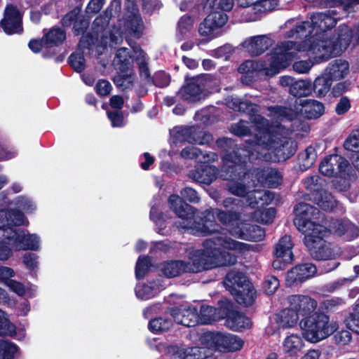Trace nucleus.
Masks as SVG:
<instances>
[{
    "label": "nucleus",
    "instance_id": "f704fd0d",
    "mask_svg": "<svg viewBox=\"0 0 359 359\" xmlns=\"http://www.w3.org/2000/svg\"><path fill=\"white\" fill-rule=\"evenodd\" d=\"M292 248L293 243L291 236L285 235L275 245L273 255L274 257H286L287 260H293Z\"/></svg>",
    "mask_w": 359,
    "mask_h": 359
},
{
    "label": "nucleus",
    "instance_id": "c85d7f7f",
    "mask_svg": "<svg viewBox=\"0 0 359 359\" xmlns=\"http://www.w3.org/2000/svg\"><path fill=\"white\" fill-rule=\"evenodd\" d=\"M348 70L349 65L348 62L337 59L329 63L323 73L330 78L333 82L344 79L348 74Z\"/></svg>",
    "mask_w": 359,
    "mask_h": 359
},
{
    "label": "nucleus",
    "instance_id": "dca6fc26",
    "mask_svg": "<svg viewBox=\"0 0 359 359\" xmlns=\"http://www.w3.org/2000/svg\"><path fill=\"white\" fill-rule=\"evenodd\" d=\"M205 83L203 77L197 76L186 79V83L181 88L183 100L196 102L204 100L206 97Z\"/></svg>",
    "mask_w": 359,
    "mask_h": 359
},
{
    "label": "nucleus",
    "instance_id": "49530a36",
    "mask_svg": "<svg viewBox=\"0 0 359 359\" xmlns=\"http://www.w3.org/2000/svg\"><path fill=\"white\" fill-rule=\"evenodd\" d=\"M316 156V149L311 146L299 153L298 161L300 168L304 170L310 168L315 162Z\"/></svg>",
    "mask_w": 359,
    "mask_h": 359
},
{
    "label": "nucleus",
    "instance_id": "f3484780",
    "mask_svg": "<svg viewBox=\"0 0 359 359\" xmlns=\"http://www.w3.org/2000/svg\"><path fill=\"white\" fill-rule=\"evenodd\" d=\"M175 137L181 142L192 144H205L212 141V135L194 126H185L178 130Z\"/></svg>",
    "mask_w": 359,
    "mask_h": 359
},
{
    "label": "nucleus",
    "instance_id": "a878e982",
    "mask_svg": "<svg viewBox=\"0 0 359 359\" xmlns=\"http://www.w3.org/2000/svg\"><path fill=\"white\" fill-rule=\"evenodd\" d=\"M217 168L209 164H201L189 172V177L199 184L210 185L217 179Z\"/></svg>",
    "mask_w": 359,
    "mask_h": 359
},
{
    "label": "nucleus",
    "instance_id": "c756f323",
    "mask_svg": "<svg viewBox=\"0 0 359 359\" xmlns=\"http://www.w3.org/2000/svg\"><path fill=\"white\" fill-rule=\"evenodd\" d=\"M212 211L215 214V218L217 217L223 225L229 228V231L231 234L233 229L236 225L240 224V222H241V213L237 211H224L219 209H215Z\"/></svg>",
    "mask_w": 359,
    "mask_h": 359
},
{
    "label": "nucleus",
    "instance_id": "9d476101",
    "mask_svg": "<svg viewBox=\"0 0 359 359\" xmlns=\"http://www.w3.org/2000/svg\"><path fill=\"white\" fill-rule=\"evenodd\" d=\"M330 230L325 226H317L304 235L303 242L311 256L316 260H332L334 252L331 243L325 240Z\"/></svg>",
    "mask_w": 359,
    "mask_h": 359
},
{
    "label": "nucleus",
    "instance_id": "e2e57ef3",
    "mask_svg": "<svg viewBox=\"0 0 359 359\" xmlns=\"http://www.w3.org/2000/svg\"><path fill=\"white\" fill-rule=\"evenodd\" d=\"M280 285L278 278L273 275L266 276L262 283V289L268 294H273Z\"/></svg>",
    "mask_w": 359,
    "mask_h": 359
},
{
    "label": "nucleus",
    "instance_id": "0e129e2a",
    "mask_svg": "<svg viewBox=\"0 0 359 359\" xmlns=\"http://www.w3.org/2000/svg\"><path fill=\"white\" fill-rule=\"evenodd\" d=\"M264 63L263 62H255L253 60H246L238 67V72L241 74L252 73L264 70Z\"/></svg>",
    "mask_w": 359,
    "mask_h": 359
},
{
    "label": "nucleus",
    "instance_id": "052dcab7",
    "mask_svg": "<svg viewBox=\"0 0 359 359\" xmlns=\"http://www.w3.org/2000/svg\"><path fill=\"white\" fill-rule=\"evenodd\" d=\"M170 81L171 78L169 74L164 71H158L151 78L149 83L162 88L168 86Z\"/></svg>",
    "mask_w": 359,
    "mask_h": 359
},
{
    "label": "nucleus",
    "instance_id": "0eeeda50",
    "mask_svg": "<svg viewBox=\"0 0 359 359\" xmlns=\"http://www.w3.org/2000/svg\"><path fill=\"white\" fill-rule=\"evenodd\" d=\"M224 284L238 304L248 307L255 303L257 292L244 273L234 270L229 271Z\"/></svg>",
    "mask_w": 359,
    "mask_h": 359
},
{
    "label": "nucleus",
    "instance_id": "cd10ccee",
    "mask_svg": "<svg viewBox=\"0 0 359 359\" xmlns=\"http://www.w3.org/2000/svg\"><path fill=\"white\" fill-rule=\"evenodd\" d=\"M135 59L130 50L123 47L117 49L114 62L120 73H128L132 70Z\"/></svg>",
    "mask_w": 359,
    "mask_h": 359
},
{
    "label": "nucleus",
    "instance_id": "aec40b11",
    "mask_svg": "<svg viewBox=\"0 0 359 359\" xmlns=\"http://www.w3.org/2000/svg\"><path fill=\"white\" fill-rule=\"evenodd\" d=\"M232 235L248 241H260L265 237V230L260 226L246 222H241L233 229Z\"/></svg>",
    "mask_w": 359,
    "mask_h": 359
},
{
    "label": "nucleus",
    "instance_id": "4d7b16f0",
    "mask_svg": "<svg viewBox=\"0 0 359 359\" xmlns=\"http://www.w3.org/2000/svg\"><path fill=\"white\" fill-rule=\"evenodd\" d=\"M89 21V19H85L81 15V6H76L65 15L60 22H90Z\"/></svg>",
    "mask_w": 359,
    "mask_h": 359
},
{
    "label": "nucleus",
    "instance_id": "864d4df0",
    "mask_svg": "<svg viewBox=\"0 0 359 359\" xmlns=\"http://www.w3.org/2000/svg\"><path fill=\"white\" fill-rule=\"evenodd\" d=\"M337 15L338 12L332 9H327L323 12H316L311 15V22H326L327 20L331 21V22H337L340 20L339 18L337 17Z\"/></svg>",
    "mask_w": 359,
    "mask_h": 359
},
{
    "label": "nucleus",
    "instance_id": "c9c22d12",
    "mask_svg": "<svg viewBox=\"0 0 359 359\" xmlns=\"http://www.w3.org/2000/svg\"><path fill=\"white\" fill-rule=\"evenodd\" d=\"M304 346L302 337L297 334L287 336L283 342V348L285 353L294 356L300 352Z\"/></svg>",
    "mask_w": 359,
    "mask_h": 359
},
{
    "label": "nucleus",
    "instance_id": "3c124183",
    "mask_svg": "<svg viewBox=\"0 0 359 359\" xmlns=\"http://www.w3.org/2000/svg\"><path fill=\"white\" fill-rule=\"evenodd\" d=\"M135 60L138 65L140 76L142 78H144L148 82H149L152 76L150 74L146 53L141 48L139 50V55L135 57Z\"/></svg>",
    "mask_w": 359,
    "mask_h": 359
},
{
    "label": "nucleus",
    "instance_id": "a19ab883",
    "mask_svg": "<svg viewBox=\"0 0 359 359\" xmlns=\"http://www.w3.org/2000/svg\"><path fill=\"white\" fill-rule=\"evenodd\" d=\"M24 11L17 5L7 4L4 11V18L0 22H22Z\"/></svg>",
    "mask_w": 359,
    "mask_h": 359
},
{
    "label": "nucleus",
    "instance_id": "f03ea898",
    "mask_svg": "<svg viewBox=\"0 0 359 359\" xmlns=\"http://www.w3.org/2000/svg\"><path fill=\"white\" fill-rule=\"evenodd\" d=\"M190 262L170 260L160 265L161 273L166 278L180 276L185 273H198L219 266H231L237 262L234 255L222 250L212 241L203 243V249L193 250L189 253Z\"/></svg>",
    "mask_w": 359,
    "mask_h": 359
},
{
    "label": "nucleus",
    "instance_id": "423d86ee",
    "mask_svg": "<svg viewBox=\"0 0 359 359\" xmlns=\"http://www.w3.org/2000/svg\"><path fill=\"white\" fill-rule=\"evenodd\" d=\"M271 111L281 120L292 121L296 120L300 114L307 119H316L320 118L325 112L324 104L316 100H295L293 107L285 106H273Z\"/></svg>",
    "mask_w": 359,
    "mask_h": 359
},
{
    "label": "nucleus",
    "instance_id": "5701e85b",
    "mask_svg": "<svg viewBox=\"0 0 359 359\" xmlns=\"http://www.w3.org/2000/svg\"><path fill=\"white\" fill-rule=\"evenodd\" d=\"M222 176L226 180H238L243 179L247 174V165L227 156L222 158Z\"/></svg>",
    "mask_w": 359,
    "mask_h": 359
},
{
    "label": "nucleus",
    "instance_id": "e433bc0d",
    "mask_svg": "<svg viewBox=\"0 0 359 359\" xmlns=\"http://www.w3.org/2000/svg\"><path fill=\"white\" fill-rule=\"evenodd\" d=\"M176 359H205L206 355L198 346L180 348L177 346H171Z\"/></svg>",
    "mask_w": 359,
    "mask_h": 359
},
{
    "label": "nucleus",
    "instance_id": "412c9836",
    "mask_svg": "<svg viewBox=\"0 0 359 359\" xmlns=\"http://www.w3.org/2000/svg\"><path fill=\"white\" fill-rule=\"evenodd\" d=\"M257 144L253 140H247L245 144L236 145L233 151L226 156L236 160V162L245 164L248 162L253 163L259 158V152L255 149Z\"/></svg>",
    "mask_w": 359,
    "mask_h": 359
},
{
    "label": "nucleus",
    "instance_id": "de8ad7c7",
    "mask_svg": "<svg viewBox=\"0 0 359 359\" xmlns=\"http://www.w3.org/2000/svg\"><path fill=\"white\" fill-rule=\"evenodd\" d=\"M81 52H74L68 58V64L77 73L82 72L86 68L84 54H88V50H80Z\"/></svg>",
    "mask_w": 359,
    "mask_h": 359
},
{
    "label": "nucleus",
    "instance_id": "603ef678",
    "mask_svg": "<svg viewBox=\"0 0 359 359\" xmlns=\"http://www.w3.org/2000/svg\"><path fill=\"white\" fill-rule=\"evenodd\" d=\"M121 12V3L118 1H113L100 15V22H109V21L116 16H118ZM98 18H96L93 22H98Z\"/></svg>",
    "mask_w": 359,
    "mask_h": 359
},
{
    "label": "nucleus",
    "instance_id": "69168bd1",
    "mask_svg": "<svg viewBox=\"0 0 359 359\" xmlns=\"http://www.w3.org/2000/svg\"><path fill=\"white\" fill-rule=\"evenodd\" d=\"M15 332V325L4 316V313L0 310V336L11 335Z\"/></svg>",
    "mask_w": 359,
    "mask_h": 359
},
{
    "label": "nucleus",
    "instance_id": "338daca9",
    "mask_svg": "<svg viewBox=\"0 0 359 359\" xmlns=\"http://www.w3.org/2000/svg\"><path fill=\"white\" fill-rule=\"evenodd\" d=\"M180 198L184 203L187 201L191 203H198L200 201V197L198 192L189 187H184L181 191Z\"/></svg>",
    "mask_w": 359,
    "mask_h": 359
},
{
    "label": "nucleus",
    "instance_id": "b1692460",
    "mask_svg": "<svg viewBox=\"0 0 359 359\" xmlns=\"http://www.w3.org/2000/svg\"><path fill=\"white\" fill-rule=\"evenodd\" d=\"M215 346L220 351L233 352L241 350L244 344L238 337L231 334L217 332L213 337Z\"/></svg>",
    "mask_w": 359,
    "mask_h": 359
},
{
    "label": "nucleus",
    "instance_id": "39448f33",
    "mask_svg": "<svg viewBox=\"0 0 359 359\" xmlns=\"http://www.w3.org/2000/svg\"><path fill=\"white\" fill-rule=\"evenodd\" d=\"M300 326L304 339L311 343H317L329 337L338 329V323L330 321V316L320 311L302 319Z\"/></svg>",
    "mask_w": 359,
    "mask_h": 359
},
{
    "label": "nucleus",
    "instance_id": "79ce46f5",
    "mask_svg": "<svg viewBox=\"0 0 359 359\" xmlns=\"http://www.w3.org/2000/svg\"><path fill=\"white\" fill-rule=\"evenodd\" d=\"M274 194L270 191H256L248 196L249 203L252 208H259L265 204H269L273 199Z\"/></svg>",
    "mask_w": 359,
    "mask_h": 359
},
{
    "label": "nucleus",
    "instance_id": "4be33fe9",
    "mask_svg": "<svg viewBox=\"0 0 359 359\" xmlns=\"http://www.w3.org/2000/svg\"><path fill=\"white\" fill-rule=\"evenodd\" d=\"M290 306L302 319H305L316 312L317 302L307 295L294 294L289 297Z\"/></svg>",
    "mask_w": 359,
    "mask_h": 359
},
{
    "label": "nucleus",
    "instance_id": "9b49d317",
    "mask_svg": "<svg viewBox=\"0 0 359 359\" xmlns=\"http://www.w3.org/2000/svg\"><path fill=\"white\" fill-rule=\"evenodd\" d=\"M293 212L294 214V224L304 235L317 226H323L313 221L319 218L317 215L320 213L319 209L313 205L304 202L297 203L294 207Z\"/></svg>",
    "mask_w": 359,
    "mask_h": 359
},
{
    "label": "nucleus",
    "instance_id": "7c9ffc66",
    "mask_svg": "<svg viewBox=\"0 0 359 359\" xmlns=\"http://www.w3.org/2000/svg\"><path fill=\"white\" fill-rule=\"evenodd\" d=\"M272 45V41L265 35L250 38L246 47L252 56H258L267 50Z\"/></svg>",
    "mask_w": 359,
    "mask_h": 359
},
{
    "label": "nucleus",
    "instance_id": "5fc2aeb1",
    "mask_svg": "<svg viewBox=\"0 0 359 359\" xmlns=\"http://www.w3.org/2000/svg\"><path fill=\"white\" fill-rule=\"evenodd\" d=\"M151 262L149 256L139 257L135 265V277L137 280L142 279L149 273Z\"/></svg>",
    "mask_w": 359,
    "mask_h": 359
},
{
    "label": "nucleus",
    "instance_id": "2eb2a0df",
    "mask_svg": "<svg viewBox=\"0 0 359 359\" xmlns=\"http://www.w3.org/2000/svg\"><path fill=\"white\" fill-rule=\"evenodd\" d=\"M24 213L17 209L0 210V233L4 239L10 235L8 228L13 231H22L19 226L24 224Z\"/></svg>",
    "mask_w": 359,
    "mask_h": 359
},
{
    "label": "nucleus",
    "instance_id": "8fccbe9b",
    "mask_svg": "<svg viewBox=\"0 0 359 359\" xmlns=\"http://www.w3.org/2000/svg\"><path fill=\"white\" fill-rule=\"evenodd\" d=\"M217 309V315L219 320L222 319L227 320L236 311L233 303L228 299H223L218 301Z\"/></svg>",
    "mask_w": 359,
    "mask_h": 359
},
{
    "label": "nucleus",
    "instance_id": "ea45409f",
    "mask_svg": "<svg viewBox=\"0 0 359 359\" xmlns=\"http://www.w3.org/2000/svg\"><path fill=\"white\" fill-rule=\"evenodd\" d=\"M124 22H143L136 0H125Z\"/></svg>",
    "mask_w": 359,
    "mask_h": 359
},
{
    "label": "nucleus",
    "instance_id": "72a5a7b5",
    "mask_svg": "<svg viewBox=\"0 0 359 359\" xmlns=\"http://www.w3.org/2000/svg\"><path fill=\"white\" fill-rule=\"evenodd\" d=\"M313 201L319 208L325 211H332L337 206L334 196L324 189L317 190L313 193Z\"/></svg>",
    "mask_w": 359,
    "mask_h": 359
},
{
    "label": "nucleus",
    "instance_id": "20e7f679",
    "mask_svg": "<svg viewBox=\"0 0 359 359\" xmlns=\"http://www.w3.org/2000/svg\"><path fill=\"white\" fill-rule=\"evenodd\" d=\"M233 0H197L190 15H183L178 22H228L226 12L232 10Z\"/></svg>",
    "mask_w": 359,
    "mask_h": 359
},
{
    "label": "nucleus",
    "instance_id": "6e6552de",
    "mask_svg": "<svg viewBox=\"0 0 359 359\" xmlns=\"http://www.w3.org/2000/svg\"><path fill=\"white\" fill-rule=\"evenodd\" d=\"M144 24H113L111 27L104 29L100 36L101 46L113 47L122 43L123 39L129 46L135 43V39L143 35Z\"/></svg>",
    "mask_w": 359,
    "mask_h": 359
},
{
    "label": "nucleus",
    "instance_id": "c03bdc74",
    "mask_svg": "<svg viewBox=\"0 0 359 359\" xmlns=\"http://www.w3.org/2000/svg\"><path fill=\"white\" fill-rule=\"evenodd\" d=\"M289 91L291 95L296 97L309 96L312 93L311 81L296 80Z\"/></svg>",
    "mask_w": 359,
    "mask_h": 359
},
{
    "label": "nucleus",
    "instance_id": "f257e3e1",
    "mask_svg": "<svg viewBox=\"0 0 359 359\" xmlns=\"http://www.w3.org/2000/svg\"><path fill=\"white\" fill-rule=\"evenodd\" d=\"M337 24H297L287 34L289 38L304 39L297 46L299 51L311 52L328 59L332 55H341L349 46L359 47V24L351 27L348 24H340L330 33Z\"/></svg>",
    "mask_w": 359,
    "mask_h": 359
},
{
    "label": "nucleus",
    "instance_id": "ddd939ff",
    "mask_svg": "<svg viewBox=\"0 0 359 359\" xmlns=\"http://www.w3.org/2000/svg\"><path fill=\"white\" fill-rule=\"evenodd\" d=\"M295 43L285 41L278 48H276L271 55L269 66L263 67L266 75L273 76L278 74L281 70L287 67L293 57L290 50L294 48Z\"/></svg>",
    "mask_w": 359,
    "mask_h": 359
},
{
    "label": "nucleus",
    "instance_id": "f8f14e48",
    "mask_svg": "<svg viewBox=\"0 0 359 359\" xmlns=\"http://www.w3.org/2000/svg\"><path fill=\"white\" fill-rule=\"evenodd\" d=\"M73 32L75 36L81 35L78 43L79 50H88L89 55L92 54L95 48L102 47L100 40L99 41V32L103 27L104 24H92L90 30L87 32L90 24H73Z\"/></svg>",
    "mask_w": 359,
    "mask_h": 359
},
{
    "label": "nucleus",
    "instance_id": "a18cd8bd",
    "mask_svg": "<svg viewBox=\"0 0 359 359\" xmlns=\"http://www.w3.org/2000/svg\"><path fill=\"white\" fill-rule=\"evenodd\" d=\"M172 320L170 318L157 317L149 322V330L154 334L168 331L172 327Z\"/></svg>",
    "mask_w": 359,
    "mask_h": 359
},
{
    "label": "nucleus",
    "instance_id": "7ed1b4c3",
    "mask_svg": "<svg viewBox=\"0 0 359 359\" xmlns=\"http://www.w3.org/2000/svg\"><path fill=\"white\" fill-rule=\"evenodd\" d=\"M168 203L170 209L182 219L177 224V228L198 236H206L219 232L221 227L217 224L212 210H206L198 213L196 208L183 202L176 194L169 196Z\"/></svg>",
    "mask_w": 359,
    "mask_h": 359
},
{
    "label": "nucleus",
    "instance_id": "37998d69",
    "mask_svg": "<svg viewBox=\"0 0 359 359\" xmlns=\"http://www.w3.org/2000/svg\"><path fill=\"white\" fill-rule=\"evenodd\" d=\"M198 318L201 325H209L219 321L215 307L205 304L201 306Z\"/></svg>",
    "mask_w": 359,
    "mask_h": 359
},
{
    "label": "nucleus",
    "instance_id": "a211bd4d",
    "mask_svg": "<svg viewBox=\"0 0 359 359\" xmlns=\"http://www.w3.org/2000/svg\"><path fill=\"white\" fill-rule=\"evenodd\" d=\"M8 231L11 236L6 238V243L16 250L36 251L39 249V239L35 234L26 236L23 230L15 231L10 228Z\"/></svg>",
    "mask_w": 359,
    "mask_h": 359
},
{
    "label": "nucleus",
    "instance_id": "58836bf2",
    "mask_svg": "<svg viewBox=\"0 0 359 359\" xmlns=\"http://www.w3.org/2000/svg\"><path fill=\"white\" fill-rule=\"evenodd\" d=\"M299 317L293 309V306H289L288 308L283 309L278 314L277 322L283 328H288L294 326Z\"/></svg>",
    "mask_w": 359,
    "mask_h": 359
},
{
    "label": "nucleus",
    "instance_id": "393cba45",
    "mask_svg": "<svg viewBox=\"0 0 359 359\" xmlns=\"http://www.w3.org/2000/svg\"><path fill=\"white\" fill-rule=\"evenodd\" d=\"M234 109L250 115V121L255 123L259 132L269 123V121L260 114H257L256 105L250 102L237 100L233 102Z\"/></svg>",
    "mask_w": 359,
    "mask_h": 359
},
{
    "label": "nucleus",
    "instance_id": "6e6d98bb",
    "mask_svg": "<svg viewBox=\"0 0 359 359\" xmlns=\"http://www.w3.org/2000/svg\"><path fill=\"white\" fill-rule=\"evenodd\" d=\"M113 81L116 87L123 91L132 89L134 84L133 75L127 73H121L116 75Z\"/></svg>",
    "mask_w": 359,
    "mask_h": 359
},
{
    "label": "nucleus",
    "instance_id": "774afa93",
    "mask_svg": "<svg viewBox=\"0 0 359 359\" xmlns=\"http://www.w3.org/2000/svg\"><path fill=\"white\" fill-rule=\"evenodd\" d=\"M39 256L34 252H27L23 255L22 262L25 267L32 273L38 269Z\"/></svg>",
    "mask_w": 359,
    "mask_h": 359
},
{
    "label": "nucleus",
    "instance_id": "6ab92c4d",
    "mask_svg": "<svg viewBox=\"0 0 359 359\" xmlns=\"http://www.w3.org/2000/svg\"><path fill=\"white\" fill-rule=\"evenodd\" d=\"M317 268L312 263H302L296 265L289 270L286 274L285 282L288 287L298 285L313 276Z\"/></svg>",
    "mask_w": 359,
    "mask_h": 359
},
{
    "label": "nucleus",
    "instance_id": "2f4dec72",
    "mask_svg": "<svg viewBox=\"0 0 359 359\" xmlns=\"http://www.w3.org/2000/svg\"><path fill=\"white\" fill-rule=\"evenodd\" d=\"M226 325L233 330L242 331L250 329L252 325V322L251 318L244 313L236 310L234 313L226 320Z\"/></svg>",
    "mask_w": 359,
    "mask_h": 359
},
{
    "label": "nucleus",
    "instance_id": "13d9d810",
    "mask_svg": "<svg viewBox=\"0 0 359 359\" xmlns=\"http://www.w3.org/2000/svg\"><path fill=\"white\" fill-rule=\"evenodd\" d=\"M18 349V346L13 342L7 341H1L0 359H14Z\"/></svg>",
    "mask_w": 359,
    "mask_h": 359
},
{
    "label": "nucleus",
    "instance_id": "4468645a",
    "mask_svg": "<svg viewBox=\"0 0 359 359\" xmlns=\"http://www.w3.org/2000/svg\"><path fill=\"white\" fill-rule=\"evenodd\" d=\"M351 165L344 157L332 154L325 157L319 165V172L327 177H337L348 175Z\"/></svg>",
    "mask_w": 359,
    "mask_h": 359
},
{
    "label": "nucleus",
    "instance_id": "473e14b6",
    "mask_svg": "<svg viewBox=\"0 0 359 359\" xmlns=\"http://www.w3.org/2000/svg\"><path fill=\"white\" fill-rule=\"evenodd\" d=\"M43 38L46 48L59 46L66 39V32L64 29L60 27H53L48 31L43 29Z\"/></svg>",
    "mask_w": 359,
    "mask_h": 359
},
{
    "label": "nucleus",
    "instance_id": "bb28decb",
    "mask_svg": "<svg viewBox=\"0 0 359 359\" xmlns=\"http://www.w3.org/2000/svg\"><path fill=\"white\" fill-rule=\"evenodd\" d=\"M178 324L191 327L199 325L198 311L194 306H189L187 309L175 308L172 311Z\"/></svg>",
    "mask_w": 359,
    "mask_h": 359
},
{
    "label": "nucleus",
    "instance_id": "bf43d9fd",
    "mask_svg": "<svg viewBox=\"0 0 359 359\" xmlns=\"http://www.w3.org/2000/svg\"><path fill=\"white\" fill-rule=\"evenodd\" d=\"M345 321L351 330L359 334V304L353 308Z\"/></svg>",
    "mask_w": 359,
    "mask_h": 359
},
{
    "label": "nucleus",
    "instance_id": "09e8293b",
    "mask_svg": "<svg viewBox=\"0 0 359 359\" xmlns=\"http://www.w3.org/2000/svg\"><path fill=\"white\" fill-rule=\"evenodd\" d=\"M226 24H199L198 33L201 36L208 37L201 41L202 43H208L213 39L217 37L219 34H215V31L222 28Z\"/></svg>",
    "mask_w": 359,
    "mask_h": 359
},
{
    "label": "nucleus",
    "instance_id": "1a4fd4ad",
    "mask_svg": "<svg viewBox=\"0 0 359 359\" xmlns=\"http://www.w3.org/2000/svg\"><path fill=\"white\" fill-rule=\"evenodd\" d=\"M260 133L264 139L262 144L272 151L278 162L285 161L295 154L297 142L290 138L281 136L269 123L263 127Z\"/></svg>",
    "mask_w": 359,
    "mask_h": 359
},
{
    "label": "nucleus",
    "instance_id": "680f3d73",
    "mask_svg": "<svg viewBox=\"0 0 359 359\" xmlns=\"http://www.w3.org/2000/svg\"><path fill=\"white\" fill-rule=\"evenodd\" d=\"M346 150L359 154V130H353L344 142Z\"/></svg>",
    "mask_w": 359,
    "mask_h": 359
},
{
    "label": "nucleus",
    "instance_id": "4c0bfd02",
    "mask_svg": "<svg viewBox=\"0 0 359 359\" xmlns=\"http://www.w3.org/2000/svg\"><path fill=\"white\" fill-rule=\"evenodd\" d=\"M332 85V81L323 72L311 82L312 91L318 97H324L331 90Z\"/></svg>",
    "mask_w": 359,
    "mask_h": 359
}]
</instances>
